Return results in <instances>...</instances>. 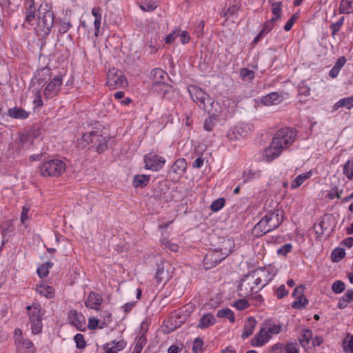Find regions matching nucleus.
<instances>
[{"label": "nucleus", "instance_id": "obj_16", "mask_svg": "<svg viewBox=\"0 0 353 353\" xmlns=\"http://www.w3.org/2000/svg\"><path fill=\"white\" fill-rule=\"evenodd\" d=\"M103 297L101 295L91 291L85 301V305L88 309L94 310H99L100 305L103 303Z\"/></svg>", "mask_w": 353, "mask_h": 353}, {"label": "nucleus", "instance_id": "obj_61", "mask_svg": "<svg viewBox=\"0 0 353 353\" xmlns=\"http://www.w3.org/2000/svg\"><path fill=\"white\" fill-rule=\"evenodd\" d=\"M259 174L258 172H254L252 170H247L243 172V177L245 178L243 181L246 183L247 181L254 179L256 176H259Z\"/></svg>", "mask_w": 353, "mask_h": 353}, {"label": "nucleus", "instance_id": "obj_36", "mask_svg": "<svg viewBox=\"0 0 353 353\" xmlns=\"http://www.w3.org/2000/svg\"><path fill=\"white\" fill-rule=\"evenodd\" d=\"M36 290L39 294L46 298L51 299L54 296V290L52 286L39 285H37Z\"/></svg>", "mask_w": 353, "mask_h": 353}, {"label": "nucleus", "instance_id": "obj_52", "mask_svg": "<svg viewBox=\"0 0 353 353\" xmlns=\"http://www.w3.org/2000/svg\"><path fill=\"white\" fill-rule=\"evenodd\" d=\"M342 347L346 353H353V335H352L348 341L344 339L342 343Z\"/></svg>", "mask_w": 353, "mask_h": 353}, {"label": "nucleus", "instance_id": "obj_21", "mask_svg": "<svg viewBox=\"0 0 353 353\" xmlns=\"http://www.w3.org/2000/svg\"><path fill=\"white\" fill-rule=\"evenodd\" d=\"M272 231V230L262 217V219L254 226L252 230V234L254 237L259 238Z\"/></svg>", "mask_w": 353, "mask_h": 353}, {"label": "nucleus", "instance_id": "obj_32", "mask_svg": "<svg viewBox=\"0 0 353 353\" xmlns=\"http://www.w3.org/2000/svg\"><path fill=\"white\" fill-rule=\"evenodd\" d=\"M279 99L280 94L278 92H273L263 97L261 102L265 105H272L276 104Z\"/></svg>", "mask_w": 353, "mask_h": 353}, {"label": "nucleus", "instance_id": "obj_19", "mask_svg": "<svg viewBox=\"0 0 353 353\" xmlns=\"http://www.w3.org/2000/svg\"><path fill=\"white\" fill-rule=\"evenodd\" d=\"M241 0H228L226 3L227 8H223L221 12V17L234 15L241 6Z\"/></svg>", "mask_w": 353, "mask_h": 353}, {"label": "nucleus", "instance_id": "obj_25", "mask_svg": "<svg viewBox=\"0 0 353 353\" xmlns=\"http://www.w3.org/2000/svg\"><path fill=\"white\" fill-rule=\"evenodd\" d=\"M152 90L163 97H165L166 93L169 92L172 90V87L170 84L165 83V81L156 82L153 83L152 85Z\"/></svg>", "mask_w": 353, "mask_h": 353}, {"label": "nucleus", "instance_id": "obj_18", "mask_svg": "<svg viewBox=\"0 0 353 353\" xmlns=\"http://www.w3.org/2000/svg\"><path fill=\"white\" fill-rule=\"evenodd\" d=\"M271 338V335L268 334L266 328H261L259 333L251 340L250 344L253 347H261L266 343Z\"/></svg>", "mask_w": 353, "mask_h": 353}, {"label": "nucleus", "instance_id": "obj_41", "mask_svg": "<svg viewBox=\"0 0 353 353\" xmlns=\"http://www.w3.org/2000/svg\"><path fill=\"white\" fill-rule=\"evenodd\" d=\"M272 12L274 14V17L272 19H274L275 21H279L281 18V9H282V2L276 1L271 3Z\"/></svg>", "mask_w": 353, "mask_h": 353}, {"label": "nucleus", "instance_id": "obj_1", "mask_svg": "<svg viewBox=\"0 0 353 353\" xmlns=\"http://www.w3.org/2000/svg\"><path fill=\"white\" fill-rule=\"evenodd\" d=\"M296 136V131L290 128L278 130L270 145L264 150L263 156L267 161L270 162L279 157L285 148H288L294 143Z\"/></svg>", "mask_w": 353, "mask_h": 353}, {"label": "nucleus", "instance_id": "obj_55", "mask_svg": "<svg viewBox=\"0 0 353 353\" xmlns=\"http://www.w3.org/2000/svg\"><path fill=\"white\" fill-rule=\"evenodd\" d=\"M345 289V284L341 281H335L332 285V290L335 294H340Z\"/></svg>", "mask_w": 353, "mask_h": 353}, {"label": "nucleus", "instance_id": "obj_42", "mask_svg": "<svg viewBox=\"0 0 353 353\" xmlns=\"http://www.w3.org/2000/svg\"><path fill=\"white\" fill-rule=\"evenodd\" d=\"M147 338L143 334L138 335L135 339V345L133 348L134 351H137L139 353H141L143 347L147 343Z\"/></svg>", "mask_w": 353, "mask_h": 353}, {"label": "nucleus", "instance_id": "obj_44", "mask_svg": "<svg viewBox=\"0 0 353 353\" xmlns=\"http://www.w3.org/2000/svg\"><path fill=\"white\" fill-rule=\"evenodd\" d=\"M345 256V251L343 248H336L331 253V258L333 262L337 263L341 261Z\"/></svg>", "mask_w": 353, "mask_h": 353}, {"label": "nucleus", "instance_id": "obj_28", "mask_svg": "<svg viewBox=\"0 0 353 353\" xmlns=\"http://www.w3.org/2000/svg\"><path fill=\"white\" fill-rule=\"evenodd\" d=\"M299 342L305 349L309 347L310 341L312 340V332L310 329H303L299 338Z\"/></svg>", "mask_w": 353, "mask_h": 353}, {"label": "nucleus", "instance_id": "obj_60", "mask_svg": "<svg viewBox=\"0 0 353 353\" xmlns=\"http://www.w3.org/2000/svg\"><path fill=\"white\" fill-rule=\"evenodd\" d=\"M289 292L285 285H280L276 290V296L279 299H283L288 294Z\"/></svg>", "mask_w": 353, "mask_h": 353}, {"label": "nucleus", "instance_id": "obj_47", "mask_svg": "<svg viewBox=\"0 0 353 353\" xmlns=\"http://www.w3.org/2000/svg\"><path fill=\"white\" fill-rule=\"evenodd\" d=\"M307 303L308 300L303 295L302 296L296 298V300L292 303V307L294 309L301 310L305 308Z\"/></svg>", "mask_w": 353, "mask_h": 353}, {"label": "nucleus", "instance_id": "obj_11", "mask_svg": "<svg viewBox=\"0 0 353 353\" xmlns=\"http://www.w3.org/2000/svg\"><path fill=\"white\" fill-rule=\"evenodd\" d=\"M252 125L243 124L234 126L228 131L227 137L230 140H236L247 136L248 131L252 130Z\"/></svg>", "mask_w": 353, "mask_h": 353}, {"label": "nucleus", "instance_id": "obj_10", "mask_svg": "<svg viewBox=\"0 0 353 353\" xmlns=\"http://www.w3.org/2000/svg\"><path fill=\"white\" fill-rule=\"evenodd\" d=\"M145 168L152 171H158L161 169L165 160L162 157L157 154L149 153L144 157Z\"/></svg>", "mask_w": 353, "mask_h": 353}, {"label": "nucleus", "instance_id": "obj_56", "mask_svg": "<svg viewBox=\"0 0 353 353\" xmlns=\"http://www.w3.org/2000/svg\"><path fill=\"white\" fill-rule=\"evenodd\" d=\"M74 340L78 349H84L85 347L86 342L83 334H77L74 337Z\"/></svg>", "mask_w": 353, "mask_h": 353}, {"label": "nucleus", "instance_id": "obj_8", "mask_svg": "<svg viewBox=\"0 0 353 353\" xmlns=\"http://www.w3.org/2000/svg\"><path fill=\"white\" fill-rule=\"evenodd\" d=\"M264 208L266 213L263 218L270 229L273 231L278 228L283 221L284 212L282 210L277 208V206L272 210H268L266 205Z\"/></svg>", "mask_w": 353, "mask_h": 353}, {"label": "nucleus", "instance_id": "obj_51", "mask_svg": "<svg viewBox=\"0 0 353 353\" xmlns=\"http://www.w3.org/2000/svg\"><path fill=\"white\" fill-rule=\"evenodd\" d=\"M276 22L274 19H271L265 21L263 26L261 32L264 35L268 34L274 28V23Z\"/></svg>", "mask_w": 353, "mask_h": 353}, {"label": "nucleus", "instance_id": "obj_3", "mask_svg": "<svg viewBox=\"0 0 353 353\" xmlns=\"http://www.w3.org/2000/svg\"><path fill=\"white\" fill-rule=\"evenodd\" d=\"M38 12V21L34 30L38 36L44 39L48 36L54 23V15L51 10L43 8L41 6Z\"/></svg>", "mask_w": 353, "mask_h": 353}, {"label": "nucleus", "instance_id": "obj_29", "mask_svg": "<svg viewBox=\"0 0 353 353\" xmlns=\"http://www.w3.org/2000/svg\"><path fill=\"white\" fill-rule=\"evenodd\" d=\"M57 24L59 26V32L61 34L66 33L72 27L70 19L67 15H65L63 18H59Z\"/></svg>", "mask_w": 353, "mask_h": 353}, {"label": "nucleus", "instance_id": "obj_38", "mask_svg": "<svg viewBox=\"0 0 353 353\" xmlns=\"http://www.w3.org/2000/svg\"><path fill=\"white\" fill-rule=\"evenodd\" d=\"M312 176V172L309 171L304 174L298 175L291 183V188L295 189L299 188L303 182Z\"/></svg>", "mask_w": 353, "mask_h": 353}, {"label": "nucleus", "instance_id": "obj_23", "mask_svg": "<svg viewBox=\"0 0 353 353\" xmlns=\"http://www.w3.org/2000/svg\"><path fill=\"white\" fill-rule=\"evenodd\" d=\"M7 114L12 119L23 120L28 117L29 113L19 107L9 108Z\"/></svg>", "mask_w": 353, "mask_h": 353}, {"label": "nucleus", "instance_id": "obj_49", "mask_svg": "<svg viewBox=\"0 0 353 353\" xmlns=\"http://www.w3.org/2000/svg\"><path fill=\"white\" fill-rule=\"evenodd\" d=\"M216 122V118L214 113H212V115L205 120L203 123V128L207 131L212 130L213 127L215 125Z\"/></svg>", "mask_w": 353, "mask_h": 353}, {"label": "nucleus", "instance_id": "obj_53", "mask_svg": "<svg viewBox=\"0 0 353 353\" xmlns=\"http://www.w3.org/2000/svg\"><path fill=\"white\" fill-rule=\"evenodd\" d=\"M225 199L223 198H219L214 201L211 204L210 209L213 212L219 211L225 205Z\"/></svg>", "mask_w": 353, "mask_h": 353}, {"label": "nucleus", "instance_id": "obj_15", "mask_svg": "<svg viewBox=\"0 0 353 353\" xmlns=\"http://www.w3.org/2000/svg\"><path fill=\"white\" fill-rule=\"evenodd\" d=\"M223 259L224 258L219 251L210 252L205 254L203 259V265L206 269H210L220 263Z\"/></svg>", "mask_w": 353, "mask_h": 353}, {"label": "nucleus", "instance_id": "obj_6", "mask_svg": "<svg viewBox=\"0 0 353 353\" xmlns=\"http://www.w3.org/2000/svg\"><path fill=\"white\" fill-rule=\"evenodd\" d=\"M262 290L252 272L244 275L238 286V292L240 296H250L256 294Z\"/></svg>", "mask_w": 353, "mask_h": 353}, {"label": "nucleus", "instance_id": "obj_46", "mask_svg": "<svg viewBox=\"0 0 353 353\" xmlns=\"http://www.w3.org/2000/svg\"><path fill=\"white\" fill-rule=\"evenodd\" d=\"M239 73L243 81H251L254 78V72L248 68H241Z\"/></svg>", "mask_w": 353, "mask_h": 353}, {"label": "nucleus", "instance_id": "obj_7", "mask_svg": "<svg viewBox=\"0 0 353 353\" xmlns=\"http://www.w3.org/2000/svg\"><path fill=\"white\" fill-rule=\"evenodd\" d=\"M106 85L111 90L123 88L128 85V81L121 70L110 69L107 74Z\"/></svg>", "mask_w": 353, "mask_h": 353}, {"label": "nucleus", "instance_id": "obj_20", "mask_svg": "<svg viewBox=\"0 0 353 353\" xmlns=\"http://www.w3.org/2000/svg\"><path fill=\"white\" fill-rule=\"evenodd\" d=\"M16 352L21 353L24 351L25 353H35L36 347L34 343L28 339L18 341L16 344Z\"/></svg>", "mask_w": 353, "mask_h": 353}, {"label": "nucleus", "instance_id": "obj_30", "mask_svg": "<svg viewBox=\"0 0 353 353\" xmlns=\"http://www.w3.org/2000/svg\"><path fill=\"white\" fill-rule=\"evenodd\" d=\"M216 322V319L214 316L210 314H206L203 315L199 320L198 327L201 329L207 328L212 325H214Z\"/></svg>", "mask_w": 353, "mask_h": 353}, {"label": "nucleus", "instance_id": "obj_63", "mask_svg": "<svg viewBox=\"0 0 353 353\" xmlns=\"http://www.w3.org/2000/svg\"><path fill=\"white\" fill-rule=\"evenodd\" d=\"M343 192V190H339L338 188L334 186L328 193V198L330 199H333L334 198L336 197L338 199L341 198V194Z\"/></svg>", "mask_w": 353, "mask_h": 353}, {"label": "nucleus", "instance_id": "obj_37", "mask_svg": "<svg viewBox=\"0 0 353 353\" xmlns=\"http://www.w3.org/2000/svg\"><path fill=\"white\" fill-rule=\"evenodd\" d=\"M151 77L153 78L154 83L164 82L168 77V74L160 68H155L151 71Z\"/></svg>", "mask_w": 353, "mask_h": 353}, {"label": "nucleus", "instance_id": "obj_43", "mask_svg": "<svg viewBox=\"0 0 353 353\" xmlns=\"http://www.w3.org/2000/svg\"><path fill=\"white\" fill-rule=\"evenodd\" d=\"M216 316L219 318L228 319L231 323H234L235 321L234 312L228 307L218 310Z\"/></svg>", "mask_w": 353, "mask_h": 353}, {"label": "nucleus", "instance_id": "obj_31", "mask_svg": "<svg viewBox=\"0 0 353 353\" xmlns=\"http://www.w3.org/2000/svg\"><path fill=\"white\" fill-rule=\"evenodd\" d=\"M150 180V176L145 174H137L133 179V185L135 188H144L147 186Z\"/></svg>", "mask_w": 353, "mask_h": 353}, {"label": "nucleus", "instance_id": "obj_57", "mask_svg": "<svg viewBox=\"0 0 353 353\" xmlns=\"http://www.w3.org/2000/svg\"><path fill=\"white\" fill-rule=\"evenodd\" d=\"M161 242L162 245H165V248H168L172 252H176L179 250V245L176 243H172L165 238L161 239Z\"/></svg>", "mask_w": 353, "mask_h": 353}, {"label": "nucleus", "instance_id": "obj_48", "mask_svg": "<svg viewBox=\"0 0 353 353\" xmlns=\"http://www.w3.org/2000/svg\"><path fill=\"white\" fill-rule=\"evenodd\" d=\"M52 264L50 262H46L43 263L40 267H39L37 270V272L40 278H43L46 276L49 273V268H51Z\"/></svg>", "mask_w": 353, "mask_h": 353}, {"label": "nucleus", "instance_id": "obj_17", "mask_svg": "<svg viewBox=\"0 0 353 353\" xmlns=\"http://www.w3.org/2000/svg\"><path fill=\"white\" fill-rule=\"evenodd\" d=\"M68 317L70 324L75 326L77 329L82 330L85 327V317L76 310H70L68 313Z\"/></svg>", "mask_w": 353, "mask_h": 353}, {"label": "nucleus", "instance_id": "obj_4", "mask_svg": "<svg viewBox=\"0 0 353 353\" xmlns=\"http://www.w3.org/2000/svg\"><path fill=\"white\" fill-rule=\"evenodd\" d=\"M188 92L192 100L198 104L200 108L211 114L214 101L208 94L196 85L190 86Z\"/></svg>", "mask_w": 353, "mask_h": 353}, {"label": "nucleus", "instance_id": "obj_34", "mask_svg": "<svg viewBox=\"0 0 353 353\" xmlns=\"http://www.w3.org/2000/svg\"><path fill=\"white\" fill-rule=\"evenodd\" d=\"M186 167L187 164L185 160L184 159H178L173 163L172 170L173 172L181 175L185 172Z\"/></svg>", "mask_w": 353, "mask_h": 353}, {"label": "nucleus", "instance_id": "obj_62", "mask_svg": "<svg viewBox=\"0 0 353 353\" xmlns=\"http://www.w3.org/2000/svg\"><path fill=\"white\" fill-rule=\"evenodd\" d=\"M34 108H41L43 105L41 94L39 90H37L34 94V99L33 101Z\"/></svg>", "mask_w": 353, "mask_h": 353}, {"label": "nucleus", "instance_id": "obj_24", "mask_svg": "<svg viewBox=\"0 0 353 353\" xmlns=\"http://www.w3.org/2000/svg\"><path fill=\"white\" fill-rule=\"evenodd\" d=\"M256 321L254 317L250 316L247 319L246 323L244 325L243 330L241 334V337L243 339L248 338L252 334L253 331L256 327Z\"/></svg>", "mask_w": 353, "mask_h": 353}, {"label": "nucleus", "instance_id": "obj_22", "mask_svg": "<svg viewBox=\"0 0 353 353\" xmlns=\"http://www.w3.org/2000/svg\"><path fill=\"white\" fill-rule=\"evenodd\" d=\"M26 309L28 310L30 322L37 319H42L43 312L39 303H33L31 305L27 306Z\"/></svg>", "mask_w": 353, "mask_h": 353}, {"label": "nucleus", "instance_id": "obj_39", "mask_svg": "<svg viewBox=\"0 0 353 353\" xmlns=\"http://www.w3.org/2000/svg\"><path fill=\"white\" fill-rule=\"evenodd\" d=\"M339 10L340 13L350 14L353 12V0H341Z\"/></svg>", "mask_w": 353, "mask_h": 353}, {"label": "nucleus", "instance_id": "obj_50", "mask_svg": "<svg viewBox=\"0 0 353 353\" xmlns=\"http://www.w3.org/2000/svg\"><path fill=\"white\" fill-rule=\"evenodd\" d=\"M31 330L33 334H38L42 330V319H37L30 322Z\"/></svg>", "mask_w": 353, "mask_h": 353}, {"label": "nucleus", "instance_id": "obj_33", "mask_svg": "<svg viewBox=\"0 0 353 353\" xmlns=\"http://www.w3.org/2000/svg\"><path fill=\"white\" fill-rule=\"evenodd\" d=\"M263 327L266 328L268 334L271 336L272 334H277L281 331V325L280 323H275L272 321H266L263 324Z\"/></svg>", "mask_w": 353, "mask_h": 353}, {"label": "nucleus", "instance_id": "obj_59", "mask_svg": "<svg viewBox=\"0 0 353 353\" xmlns=\"http://www.w3.org/2000/svg\"><path fill=\"white\" fill-rule=\"evenodd\" d=\"M292 250V245L291 243H285L282 245L280 248L278 249L277 253L278 254L283 255L284 256H287V254L290 252Z\"/></svg>", "mask_w": 353, "mask_h": 353}, {"label": "nucleus", "instance_id": "obj_9", "mask_svg": "<svg viewBox=\"0 0 353 353\" xmlns=\"http://www.w3.org/2000/svg\"><path fill=\"white\" fill-rule=\"evenodd\" d=\"M251 272L260 286L262 287V289L267 285L274 276V274H272L271 270L265 267L260 268Z\"/></svg>", "mask_w": 353, "mask_h": 353}, {"label": "nucleus", "instance_id": "obj_12", "mask_svg": "<svg viewBox=\"0 0 353 353\" xmlns=\"http://www.w3.org/2000/svg\"><path fill=\"white\" fill-rule=\"evenodd\" d=\"M62 84V79L60 76L54 77L46 87L43 94L46 99H51L56 96Z\"/></svg>", "mask_w": 353, "mask_h": 353}, {"label": "nucleus", "instance_id": "obj_2", "mask_svg": "<svg viewBox=\"0 0 353 353\" xmlns=\"http://www.w3.org/2000/svg\"><path fill=\"white\" fill-rule=\"evenodd\" d=\"M107 142L108 136L101 130H97L83 134L81 140L79 141V144L89 148H94L99 153H101L107 149Z\"/></svg>", "mask_w": 353, "mask_h": 353}, {"label": "nucleus", "instance_id": "obj_45", "mask_svg": "<svg viewBox=\"0 0 353 353\" xmlns=\"http://www.w3.org/2000/svg\"><path fill=\"white\" fill-rule=\"evenodd\" d=\"M157 5L152 0H142L140 3V8L145 12L153 11Z\"/></svg>", "mask_w": 353, "mask_h": 353}, {"label": "nucleus", "instance_id": "obj_26", "mask_svg": "<svg viewBox=\"0 0 353 353\" xmlns=\"http://www.w3.org/2000/svg\"><path fill=\"white\" fill-rule=\"evenodd\" d=\"M234 247V243L232 240L230 239H224L222 242V245L219 248L218 251L220 254L225 259L231 254Z\"/></svg>", "mask_w": 353, "mask_h": 353}, {"label": "nucleus", "instance_id": "obj_35", "mask_svg": "<svg viewBox=\"0 0 353 353\" xmlns=\"http://www.w3.org/2000/svg\"><path fill=\"white\" fill-rule=\"evenodd\" d=\"M345 107L350 110L353 108V95L350 97H346L340 99L333 106L334 110H337L339 108Z\"/></svg>", "mask_w": 353, "mask_h": 353}, {"label": "nucleus", "instance_id": "obj_64", "mask_svg": "<svg viewBox=\"0 0 353 353\" xmlns=\"http://www.w3.org/2000/svg\"><path fill=\"white\" fill-rule=\"evenodd\" d=\"M352 169H353V159H349L343 165V174L347 179Z\"/></svg>", "mask_w": 353, "mask_h": 353}, {"label": "nucleus", "instance_id": "obj_54", "mask_svg": "<svg viewBox=\"0 0 353 353\" xmlns=\"http://www.w3.org/2000/svg\"><path fill=\"white\" fill-rule=\"evenodd\" d=\"M344 17H341V19L336 23H332L330 26V30H332V37H334L335 34L340 30L344 22Z\"/></svg>", "mask_w": 353, "mask_h": 353}, {"label": "nucleus", "instance_id": "obj_58", "mask_svg": "<svg viewBox=\"0 0 353 353\" xmlns=\"http://www.w3.org/2000/svg\"><path fill=\"white\" fill-rule=\"evenodd\" d=\"M232 306L236 307L239 310H243L246 309L249 306V304L247 300L242 299L236 301L232 304Z\"/></svg>", "mask_w": 353, "mask_h": 353}, {"label": "nucleus", "instance_id": "obj_5", "mask_svg": "<svg viewBox=\"0 0 353 353\" xmlns=\"http://www.w3.org/2000/svg\"><path fill=\"white\" fill-rule=\"evenodd\" d=\"M66 168L64 161L58 159H54L45 161L39 167V173L43 177H58L62 175Z\"/></svg>", "mask_w": 353, "mask_h": 353}, {"label": "nucleus", "instance_id": "obj_27", "mask_svg": "<svg viewBox=\"0 0 353 353\" xmlns=\"http://www.w3.org/2000/svg\"><path fill=\"white\" fill-rule=\"evenodd\" d=\"M26 21L31 23L32 21L35 19V11L36 8L34 6V1L33 0H26Z\"/></svg>", "mask_w": 353, "mask_h": 353}, {"label": "nucleus", "instance_id": "obj_13", "mask_svg": "<svg viewBox=\"0 0 353 353\" xmlns=\"http://www.w3.org/2000/svg\"><path fill=\"white\" fill-rule=\"evenodd\" d=\"M170 265L168 263L162 262L157 265L155 279L158 283H167L170 276Z\"/></svg>", "mask_w": 353, "mask_h": 353}, {"label": "nucleus", "instance_id": "obj_40", "mask_svg": "<svg viewBox=\"0 0 353 353\" xmlns=\"http://www.w3.org/2000/svg\"><path fill=\"white\" fill-rule=\"evenodd\" d=\"M314 229L315 232L319 237L325 234L326 232L328 231V221L327 219L322 220L318 225H314Z\"/></svg>", "mask_w": 353, "mask_h": 353}, {"label": "nucleus", "instance_id": "obj_14", "mask_svg": "<svg viewBox=\"0 0 353 353\" xmlns=\"http://www.w3.org/2000/svg\"><path fill=\"white\" fill-rule=\"evenodd\" d=\"M274 353H299V345L297 343H278L272 347Z\"/></svg>", "mask_w": 353, "mask_h": 353}]
</instances>
